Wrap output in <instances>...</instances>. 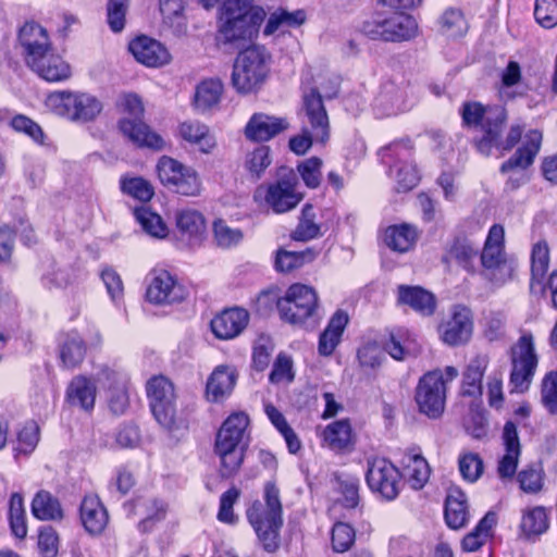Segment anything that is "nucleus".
<instances>
[{
	"mask_svg": "<svg viewBox=\"0 0 557 557\" xmlns=\"http://www.w3.org/2000/svg\"><path fill=\"white\" fill-rule=\"evenodd\" d=\"M18 42L26 65L48 82H61L71 76L70 65L54 53L47 30L34 22L25 23Z\"/></svg>",
	"mask_w": 557,
	"mask_h": 557,
	"instance_id": "obj_1",
	"label": "nucleus"
},
{
	"mask_svg": "<svg viewBox=\"0 0 557 557\" xmlns=\"http://www.w3.org/2000/svg\"><path fill=\"white\" fill-rule=\"evenodd\" d=\"M249 417L234 412L220 426L214 442V454L220 459L222 476H231L240 468L249 443Z\"/></svg>",
	"mask_w": 557,
	"mask_h": 557,
	"instance_id": "obj_2",
	"label": "nucleus"
},
{
	"mask_svg": "<svg viewBox=\"0 0 557 557\" xmlns=\"http://www.w3.org/2000/svg\"><path fill=\"white\" fill-rule=\"evenodd\" d=\"M263 498L264 503L253 502L246 515L263 549L273 553L280 547V531L283 525L280 490L273 482L264 485Z\"/></svg>",
	"mask_w": 557,
	"mask_h": 557,
	"instance_id": "obj_3",
	"label": "nucleus"
},
{
	"mask_svg": "<svg viewBox=\"0 0 557 557\" xmlns=\"http://www.w3.org/2000/svg\"><path fill=\"white\" fill-rule=\"evenodd\" d=\"M281 318L294 325L314 329L322 319L317 290L305 284H293L277 301Z\"/></svg>",
	"mask_w": 557,
	"mask_h": 557,
	"instance_id": "obj_4",
	"label": "nucleus"
},
{
	"mask_svg": "<svg viewBox=\"0 0 557 557\" xmlns=\"http://www.w3.org/2000/svg\"><path fill=\"white\" fill-rule=\"evenodd\" d=\"M271 55L264 47L251 46L238 53L232 72V86L240 95L258 91L267 79Z\"/></svg>",
	"mask_w": 557,
	"mask_h": 557,
	"instance_id": "obj_5",
	"label": "nucleus"
},
{
	"mask_svg": "<svg viewBox=\"0 0 557 557\" xmlns=\"http://www.w3.org/2000/svg\"><path fill=\"white\" fill-rule=\"evenodd\" d=\"M304 109L309 128L289 139V148L296 154H305L313 140L325 144L330 137L329 116L318 89L313 88L304 96Z\"/></svg>",
	"mask_w": 557,
	"mask_h": 557,
	"instance_id": "obj_6",
	"label": "nucleus"
},
{
	"mask_svg": "<svg viewBox=\"0 0 557 557\" xmlns=\"http://www.w3.org/2000/svg\"><path fill=\"white\" fill-rule=\"evenodd\" d=\"M45 106L54 114L79 123L94 121L102 111L101 101L94 95L71 90L49 94Z\"/></svg>",
	"mask_w": 557,
	"mask_h": 557,
	"instance_id": "obj_7",
	"label": "nucleus"
},
{
	"mask_svg": "<svg viewBox=\"0 0 557 557\" xmlns=\"http://www.w3.org/2000/svg\"><path fill=\"white\" fill-rule=\"evenodd\" d=\"M265 17V11L257 7L250 13H234L223 11L216 40L232 49L246 47L257 35L259 26Z\"/></svg>",
	"mask_w": 557,
	"mask_h": 557,
	"instance_id": "obj_8",
	"label": "nucleus"
},
{
	"mask_svg": "<svg viewBox=\"0 0 557 557\" xmlns=\"http://www.w3.org/2000/svg\"><path fill=\"white\" fill-rule=\"evenodd\" d=\"M119 104L123 113L129 115L119 123L122 134L139 147L161 150L165 145L164 139L141 121L144 114L141 99L135 94H126L120 98Z\"/></svg>",
	"mask_w": 557,
	"mask_h": 557,
	"instance_id": "obj_9",
	"label": "nucleus"
},
{
	"mask_svg": "<svg viewBox=\"0 0 557 557\" xmlns=\"http://www.w3.org/2000/svg\"><path fill=\"white\" fill-rule=\"evenodd\" d=\"M443 370L436 369L423 374L416 387L414 400L419 411L429 418L436 419L442 416L446 404V382L453 377V367Z\"/></svg>",
	"mask_w": 557,
	"mask_h": 557,
	"instance_id": "obj_10",
	"label": "nucleus"
},
{
	"mask_svg": "<svg viewBox=\"0 0 557 557\" xmlns=\"http://www.w3.org/2000/svg\"><path fill=\"white\" fill-rule=\"evenodd\" d=\"M361 30L370 39L396 42L416 38L419 27L409 14L394 13L386 16L377 13L363 22Z\"/></svg>",
	"mask_w": 557,
	"mask_h": 557,
	"instance_id": "obj_11",
	"label": "nucleus"
},
{
	"mask_svg": "<svg viewBox=\"0 0 557 557\" xmlns=\"http://www.w3.org/2000/svg\"><path fill=\"white\" fill-rule=\"evenodd\" d=\"M302 197V194L298 190L297 177L293 171L282 174L274 183L259 186L255 194L256 199H262L269 209L278 214L296 208Z\"/></svg>",
	"mask_w": 557,
	"mask_h": 557,
	"instance_id": "obj_12",
	"label": "nucleus"
},
{
	"mask_svg": "<svg viewBox=\"0 0 557 557\" xmlns=\"http://www.w3.org/2000/svg\"><path fill=\"white\" fill-rule=\"evenodd\" d=\"M157 173L161 183L176 194L196 197L201 193V180L196 170L173 158L161 157L157 164Z\"/></svg>",
	"mask_w": 557,
	"mask_h": 557,
	"instance_id": "obj_13",
	"label": "nucleus"
},
{
	"mask_svg": "<svg viewBox=\"0 0 557 557\" xmlns=\"http://www.w3.org/2000/svg\"><path fill=\"white\" fill-rule=\"evenodd\" d=\"M147 395L158 423L168 430L177 426L175 389L172 382L163 375L153 376L147 383Z\"/></svg>",
	"mask_w": 557,
	"mask_h": 557,
	"instance_id": "obj_14",
	"label": "nucleus"
},
{
	"mask_svg": "<svg viewBox=\"0 0 557 557\" xmlns=\"http://www.w3.org/2000/svg\"><path fill=\"white\" fill-rule=\"evenodd\" d=\"M510 358V384L513 391L523 393L529 388L539 362L531 334H523L518 339L511 347Z\"/></svg>",
	"mask_w": 557,
	"mask_h": 557,
	"instance_id": "obj_15",
	"label": "nucleus"
},
{
	"mask_svg": "<svg viewBox=\"0 0 557 557\" xmlns=\"http://www.w3.org/2000/svg\"><path fill=\"white\" fill-rule=\"evenodd\" d=\"M487 128L485 135L478 140L479 151L485 156L491 153L492 147L502 150H510L521 138L522 128L520 125H511L505 139H502L503 126L507 120V112L504 107H495L488 111Z\"/></svg>",
	"mask_w": 557,
	"mask_h": 557,
	"instance_id": "obj_16",
	"label": "nucleus"
},
{
	"mask_svg": "<svg viewBox=\"0 0 557 557\" xmlns=\"http://www.w3.org/2000/svg\"><path fill=\"white\" fill-rule=\"evenodd\" d=\"M366 480L370 490L386 500H393L399 494L400 473L393 463L384 458H374L368 461Z\"/></svg>",
	"mask_w": 557,
	"mask_h": 557,
	"instance_id": "obj_17",
	"label": "nucleus"
},
{
	"mask_svg": "<svg viewBox=\"0 0 557 557\" xmlns=\"http://www.w3.org/2000/svg\"><path fill=\"white\" fill-rule=\"evenodd\" d=\"M146 297L151 304L170 305L184 300L186 293L168 271H160L153 274Z\"/></svg>",
	"mask_w": 557,
	"mask_h": 557,
	"instance_id": "obj_18",
	"label": "nucleus"
},
{
	"mask_svg": "<svg viewBox=\"0 0 557 557\" xmlns=\"http://www.w3.org/2000/svg\"><path fill=\"white\" fill-rule=\"evenodd\" d=\"M128 50L137 62L148 67H161L170 63L171 54L158 40L138 36L128 45Z\"/></svg>",
	"mask_w": 557,
	"mask_h": 557,
	"instance_id": "obj_19",
	"label": "nucleus"
},
{
	"mask_svg": "<svg viewBox=\"0 0 557 557\" xmlns=\"http://www.w3.org/2000/svg\"><path fill=\"white\" fill-rule=\"evenodd\" d=\"M289 124L286 119L265 113H255L245 127V136L251 141H268L286 131Z\"/></svg>",
	"mask_w": 557,
	"mask_h": 557,
	"instance_id": "obj_20",
	"label": "nucleus"
},
{
	"mask_svg": "<svg viewBox=\"0 0 557 557\" xmlns=\"http://www.w3.org/2000/svg\"><path fill=\"white\" fill-rule=\"evenodd\" d=\"M249 322V313L242 308L226 309L211 321V330L220 339H232L238 336Z\"/></svg>",
	"mask_w": 557,
	"mask_h": 557,
	"instance_id": "obj_21",
	"label": "nucleus"
},
{
	"mask_svg": "<svg viewBox=\"0 0 557 557\" xmlns=\"http://www.w3.org/2000/svg\"><path fill=\"white\" fill-rule=\"evenodd\" d=\"M79 516L85 530L91 535L101 534L109 523L108 510L97 495L83 498Z\"/></svg>",
	"mask_w": 557,
	"mask_h": 557,
	"instance_id": "obj_22",
	"label": "nucleus"
},
{
	"mask_svg": "<svg viewBox=\"0 0 557 557\" xmlns=\"http://www.w3.org/2000/svg\"><path fill=\"white\" fill-rule=\"evenodd\" d=\"M506 454L500 459L497 472L502 479H511L517 470L520 456V443L517 426L513 422H506L503 431Z\"/></svg>",
	"mask_w": 557,
	"mask_h": 557,
	"instance_id": "obj_23",
	"label": "nucleus"
},
{
	"mask_svg": "<svg viewBox=\"0 0 557 557\" xmlns=\"http://www.w3.org/2000/svg\"><path fill=\"white\" fill-rule=\"evenodd\" d=\"M238 373L234 367L227 364L218 366L207 382V397L218 403L230 396L233 392Z\"/></svg>",
	"mask_w": 557,
	"mask_h": 557,
	"instance_id": "obj_24",
	"label": "nucleus"
},
{
	"mask_svg": "<svg viewBox=\"0 0 557 557\" xmlns=\"http://www.w3.org/2000/svg\"><path fill=\"white\" fill-rule=\"evenodd\" d=\"M349 322L348 313L338 309L331 317L326 327L320 334L318 352L320 356H331L342 341L343 333Z\"/></svg>",
	"mask_w": 557,
	"mask_h": 557,
	"instance_id": "obj_25",
	"label": "nucleus"
},
{
	"mask_svg": "<svg viewBox=\"0 0 557 557\" xmlns=\"http://www.w3.org/2000/svg\"><path fill=\"white\" fill-rule=\"evenodd\" d=\"M397 301L425 317L432 315L436 307L434 295L420 286L399 285Z\"/></svg>",
	"mask_w": 557,
	"mask_h": 557,
	"instance_id": "obj_26",
	"label": "nucleus"
},
{
	"mask_svg": "<svg viewBox=\"0 0 557 557\" xmlns=\"http://www.w3.org/2000/svg\"><path fill=\"white\" fill-rule=\"evenodd\" d=\"M541 143L542 133L536 129L530 131L524 137L522 147L502 164L500 171L507 173L513 169H525L531 165L540 151Z\"/></svg>",
	"mask_w": 557,
	"mask_h": 557,
	"instance_id": "obj_27",
	"label": "nucleus"
},
{
	"mask_svg": "<svg viewBox=\"0 0 557 557\" xmlns=\"http://www.w3.org/2000/svg\"><path fill=\"white\" fill-rule=\"evenodd\" d=\"M66 400L72 406L91 410L96 400L95 382L84 375L73 377L66 389Z\"/></svg>",
	"mask_w": 557,
	"mask_h": 557,
	"instance_id": "obj_28",
	"label": "nucleus"
},
{
	"mask_svg": "<svg viewBox=\"0 0 557 557\" xmlns=\"http://www.w3.org/2000/svg\"><path fill=\"white\" fill-rule=\"evenodd\" d=\"M418 239L417 228L407 223L391 225L385 228L383 234L384 244L400 253L409 251Z\"/></svg>",
	"mask_w": 557,
	"mask_h": 557,
	"instance_id": "obj_29",
	"label": "nucleus"
},
{
	"mask_svg": "<svg viewBox=\"0 0 557 557\" xmlns=\"http://www.w3.org/2000/svg\"><path fill=\"white\" fill-rule=\"evenodd\" d=\"M224 86L219 78H208L196 87L194 103L198 111L205 113L219 107Z\"/></svg>",
	"mask_w": 557,
	"mask_h": 557,
	"instance_id": "obj_30",
	"label": "nucleus"
},
{
	"mask_svg": "<svg viewBox=\"0 0 557 557\" xmlns=\"http://www.w3.org/2000/svg\"><path fill=\"white\" fill-rule=\"evenodd\" d=\"M488 364L486 355L475 356L467 366L463 373L460 394L476 397L482 394V379Z\"/></svg>",
	"mask_w": 557,
	"mask_h": 557,
	"instance_id": "obj_31",
	"label": "nucleus"
},
{
	"mask_svg": "<svg viewBox=\"0 0 557 557\" xmlns=\"http://www.w3.org/2000/svg\"><path fill=\"white\" fill-rule=\"evenodd\" d=\"M32 513L41 521H59L64 517L59 498L46 490L35 494L32 500Z\"/></svg>",
	"mask_w": 557,
	"mask_h": 557,
	"instance_id": "obj_32",
	"label": "nucleus"
},
{
	"mask_svg": "<svg viewBox=\"0 0 557 557\" xmlns=\"http://www.w3.org/2000/svg\"><path fill=\"white\" fill-rule=\"evenodd\" d=\"M180 135L184 140L197 145L203 153H210L216 146L215 137L209 127L198 121L182 123Z\"/></svg>",
	"mask_w": 557,
	"mask_h": 557,
	"instance_id": "obj_33",
	"label": "nucleus"
},
{
	"mask_svg": "<svg viewBox=\"0 0 557 557\" xmlns=\"http://www.w3.org/2000/svg\"><path fill=\"white\" fill-rule=\"evenodd\" d=\"M59 356L63 368L78 367L86 356V344L77 333L66 334L60 344Z\"/></svg>",
	"mask_w": 557,
	"mask_h": 557,
	"instance_id": "obj_34",
	"label": "nucleus"
},
{
	"mask_svg": "<svg viewBox=\"0 0 557 557\" xmlns=\"http://www.w3.org/2000/svg\"><path fill=\"white\" fill-rule=\"evenodd\" d=\"M405 476L414 490L422 488L430 478V466L420 454H407L403 459Z\"/></svg>",
	"mask_w": 557,
	"mask_h": 557,
	"instance_id": "obj_35",
	"label": "nucleus"
},
{
	"mask_svg": "<svg viewBox=\"0 0 557 557\" xmlns=\"http://www.w3.org/2000/svg\"><path fill=\"white\" fill-rule=\"evenodd\" d=\"M323 440L333 450L350 448L354 444V435L349 421L338 420L329 424L323 431Z\"/></svg>",
	"mask_w": 557,
	"mask_h": 557,
	"instance_id": "obj_36",
	"label": "nucleus"
},
{
	"mask_svg": "<svg viewBox=\"0 0 557 557\" xmlns=\"http://www.w3.org/2000/svg\"><path fill=\"white\" fill-rule=\"evenodd\" d=\"M160 12L163 23L172 29L174 35L182 36L186 33L187 23L183 0H160Z\"/></svg>",
	"mask_w": 557,
	"mask_h": 557,
	"instance_id": "obj_37",
	"label": "nucleus"
},
{
	"mask_svg": "<svg viewBox=\"0 0 557 557\" xmlns=\"http://www.w3.org/2000/svg\"><path fill=\"white\" fill-rule=\"evenodd\" d=\"M497 523V517L494 512H487L478 523L475 529L463 537L461 548L465 552L478 550L484 542L491 536L493 528Z\"/></svg>",
	"mask_w": 557,
	"mask_h": 557,
	"instance_id": "obj_38",
	"label": "nucleus"
},
{
	"mask_svg": "<svg viewBox=\"0 0 557 557\" xmlns=\"http://www.w3.org/2000/svg\"><path fill=\"white\" fill-rule=\"evenodd\" d=\"M315 257L317 251L312 248H308L304 251L278 250L275 258V268L280 272H292L302 267L305 263L313 261Z\"/></svg>",
	"mask_w": 557,
	"mask_h": 557,
	"instance_id": "obj_39",
	"label": "nucleus"
},
{
	"mask_svg": "<svg viewBox=\"0 0 557 557\" xmlns=\"http://www.w3.org/2000/svg\"><path fill=\"white\" fill-rule=\"evenodd\" d=\"M479 256V247L468 238L455 240V265L461 268L468 274L475 272Z\"/></svg>",
	"mask_w": 557,
	"mask_h": 557,
	"instance_id": "obj_40",
	"label": "nucleus"
},
{
	"mask_svg": "<svg viewBox=\"0 0 557 557\" xmlns=\"http://www.w3.org/2000/svg\"><path fill=\"white\" fill-rule=\"evenodd\" d=\"M138 508L144 516L139 522L143 531H149L157 522L162 521L168 512V505L157 498H147L138 504Z\"/></svg>",
	"mask_w": 557,
	"mask_h": 557,
	"instance_id": "obj_41",
	"label": "nucleus"
},
{
	"mask_svg": "<svg viewBox=\"0 0 557 557\" xmlns=\"http://www.w3.org/2000/svg\"><path fill=\"white\" fill-rule=\"evenodd\" d=\"M176 227L182 234L195 237L205 231V219L200 212L193 209H182L175 212Z\"/></svg>",
	"mask_w": 557,
	"mask_h": 557,
	"instance_id": "obj_42",
	"label": "nucleus"
},
{
	"mask_svg": "<svg viewBox=\"0 0 557 557\" xmlns=\"http://www.w3.org/2000/svg\"><path fill=\"white\" fill-rule=\"evenodd\" d=\"M376 106L388 115L397 114L409 107L405 91L395 86H388L380 94Z\"/></svg>",
	"mask_w": 557,
	"mask_h": 557,
	"instance_id": "obj_43",
	"label": "nucleus"
},
{
	"mask_svg": "<svg viewBox=\"0 0 557 557\" xmlns=\"http://www.w3.org/2000/svg\"><path fill=\"white\" fill-rule=\"evenodd\" d=\"M549 265V249L545 240L533 245L531 253V287L536 282L542 283Z\"/></svg>",
	"mask_w": 557,
	"mask_h": 557,
	"instance_id": "obj_44",
	"label": "nucleus"
},
{
	"mask_svg": "<svg viewBox=\"0 0 557 557\" xmlns=\"http://www.w3.org/2000/svg\"><path fill=\"white\" fill-rule=\"evenodd\" d=\"M474 330L473 313L466 306H455V345L468 343Z\"/></svg>",
	"mask_w": 557,
	"mask_h": 557,
	"instance_id": "obj_45",
	"label": "nucleus"
},
{
	"mask_svg": "<svg viewBox=\"0 0 557 557\" xmlns=\"http://www.w3.org/2000/svg\"><path fill=\"white\" fill-rule=\"evenodd\" d=\"M315 214L311 205H306L301 211L299 224L292 234L293 239L307 242L320 235V225L314 221Z\"/></svg>",
	"mask_w": 557,
	"mask_h": 557,
	"instance_id": "obj_46",
	"label": "nucleus"
},
{
	"mask_svg": "<svg viewBox=\"0 0 557 557\" xmlns=\"http://www.w3.org/2000/svg\"><path fill=\"white\" fill-rule=\"evenodd\" d=\"M481 263L485 275L494 280L496 271H503L507 268L504 247L484 246L481 253Z\"/></svg>",
	"mask_w": 557,
	"mask_h": 557,
	"instance_id": "obj_47",
	"label": "nucleus"
},
{
	"mask_svg": "<svg viewBox=\"0 0 557 557\" xmlns=\"http://www.w3.org/2000/svg\"><path fill=\"white\" fill-rule=\"evenodd\" d=\"M135 216L146 233L157 238H164L168 235V227L162 218L151 212L148 208L135 210Z\"/></svg>",
	"mask_w": 557,
	"mask_h": 557,
	"instance_id": "obj_48",
	"label": "nucleus"
},
{
	"mask_svg": "<svg viewBox=\"0 0 557 557\" xmlns=\"http://www.w3.org/2000/svg\"><path fill=\"white\" fill-rule=\"evenodd\" d=\"M271 162L272 158L270 148L268 146H260L253 151L247 153L244 165L250 176L258 180Z\"/></svg>",
	"mask_w": 557,
	"mask_h": 557,
	"instance_id": "obj_49",
	"label": "nucleus"
},
{
	"mask_svg": "<svg viewBox=\"0 0 557 557\" xmlns=\"http://www.w3.org/2000/svg\"><path fill=\"white\" fill-rule=\"evenodd\" d=\"M522 531L531 535H540L548 529V518L543 507H534L529 510L522 518Z\"/></svg>",
	"mask_w": 557,
	"mask_h": 557,
	"instance_id": "obj_50",
	"label": "nucleus"
},
{
	"mask_svg": "<svg viewBox=\"0 0 557 557\" xmlns=\"http://www.w3.org/2000/svg\"><path fill=\"white\" fill-rule=\"evenodd\" d=\"M129 0H109L107 4V21L112 32L124 29Z\"/></svg>",
	"mask_w": 557,
	"mask_h": 557,
	"instance_id": "obj_51",
	"label": "nucleus"
},
{
	"mask_svg": "<svg viewBox=\"0 0 557 557\" xmlns=\"http://www.w3.org/2000/svg\"><path fill=\"white\" fill-rule=\"evenodd\" d=\"M494 107H484L479 102L465 103L461 111L463 124L476 127L482 125L483 131L487 128L488 111Z\"/></svg>",
	"mask_w": 557,
	"mask_h": 557,
	"instance_id": "obj_52",
	"label": "nucleus"
},
{
	"mask_svg": "<svg viewBox=\"0 0 557 557\" xmlns=\"http://www.w3.org/2000/svg\"><path fill=\"white\" fill-rule=\"evenodd\" d=\"M356 534L351 525L337 522L332 529V547L337 553L347 552L355 543Z\"/></svg>",
	"mask_w": 557,
	"mask_h": 557,
	"instance_id": "obj_53",
	"label": "nucleus"
},
{
	"mask_svg": "<svg viewBox=\"0 0 557 557\" xmlns=\"http://www.w3.org/2000/svg\"><path fill=\"white\" fill-rule=\"evenodd\" d=\"M39 442V426L36 422H27L17 434V445L15 450L18 454L28 455Z\"/></svg>",
	"mask_w": 557,
	"mask_h": 557,
	"instance_id": "obj_54",
	"label": "nucleus"
},
{
	"mask_svg": "<svg viewBox=\"0 0 557 557\" xmlns=\"http://www.w3.org/2000/svg\"><path fill=\"white\" fill-rule=\"evenodd\" d=\"M459 471L468 482H475L483 473V460L478 454L468 453L459 458Z\"/></svg>",
	"mask_w": 557,
	"mask_h": 557,
	"instance_id": "obj_55",
	"label": "nucleus"
},
{
	"mask_svg": "<svg viewBox=\"0 0 557 557\" xmlns=\"http://www.w3.org/2000/svg\"><path fill=\"white\" fill-rule=\"evenodd\" d=\"M534 16L544 28L557 25V0H536Z\"/></svg>",
	"mask_w": 557,
	"mask_h": 557,
	"instance_id": "obj_56",
	"label": "nucleus"
},
{
	"mask_svg": "<svg viewBox=\"0 0 557 557\" xmlns=\"http://www.w3.org/2000/svg\"><path fill=\"white\" fill-rule=\"evenodd\" d=\"M321 166L322 160L318 157H311L299 163L298 172L308 187L317 188L320 185Z\"/></svg>",
	"mask_w": 557,
	"mask_h": 557,
	"instance_id": "obj_57",
	"label": "nucleus"
},
{
	"mask_svg": "<svg viewBox=\"0 0 557 557\" xmlns=\"http://www.w3.org/2000/svg\"><path fill=\"white\" fill-rule=\"evenodd\" d=\"M122 189L140 201H149L154 194L152 186L141 177L123 180Z\"/></svg>",
	"mask_w": 557,
	"mask_h": 557,
	"instance_id": "obj_58",
	"label": "nucleus"
},
{
	"mask_svg": "<svg viewBox=\"0 0 557 557\" xmlns=\"http://www.w3.org/2000/svg\"><path fill=\"white\" fill-rule=\"evenodd\" d=\"M214 238L222 248H230L242 240L243 234L238 228L230 227L224 221L219 220L213 224Z\"/></svg>",
	"mask_w": 557,
	"mask_h": 557,
	"instance_id": "obj_59",
	"label": "nucleus"
},
{
	"mask_svg": "<svg viewBox=\"0 0 557 557\" xmlns=\"http://www.w3.org/2000/svg\"><path fill=\"white\" fill-rule=\"evenodd\" d=\"M543 470L540 467H529L518 473V482L525 493H537L543 487Z\"/></svg>",
	"mask_w": 557,
	"mask_h": 557,
	"instance_id": "obj_60",
	"label": "nucleus"
},
{
	"mask_svg": "<svg viewBox=\"0 0 557 557\" xmlns=\"http://www.w3.org/2000/svg\"><path fill=\"white\" fill-rule=\"evenodd\" d=\"M542 403L549 413H557V372L545 375L542 382Z\"/></svg>",
	"mask_w": 557,
	"mask_h": 557,
	"instance_id": "obj_61",
	"label": "nucleus"
},
{
	"mask_svg": "<svg viewBox=\"0 0 557 557\" xmlns=\"http://www.w3.org/2000/svg\"><path fill=\"white\" fill-rule=\"evenodd\" d=\"M294 380L293 360L285 354H280L273 364L270 373V381L272 383H290Z\"/></svg>",
	"mask_w": 557,
	"mask_h": 557,
	"instance_id": "obj_62",
	"label": "nucleus"
},
{
	"mask_svg": "<svg viewBox=\"0 0 557 557\" xmlns=\"http://www.w3.org/2000/svg\"><path fill=\"white\" fill-rule=\"evenodd\" d=\"M420 181L419 172L414 164L412 163H404L397 170V190L398 191H409L414 188Z\"/></svg>",
	"mask_w": 557,
	"mask_h": 557,
	"instance_id": "obj_63",
	"label": "nucleus"
},
{
	"mask_svg": "<svg viewBox=\"0 0 557 557\" xmlns=\"http://www.w3.org/2000/svg\"><path fill=\"white\" fill-rule=\"evenodd\" d=\"M38 548L42 557H55L59 549V537L52 527H44L38 534Z\"/></svg>",
	"mask_w": 557,
	"mask_h": 557,
	"instance_id": "obj_64",
	"label": "nucleus"
}]
</instances>
